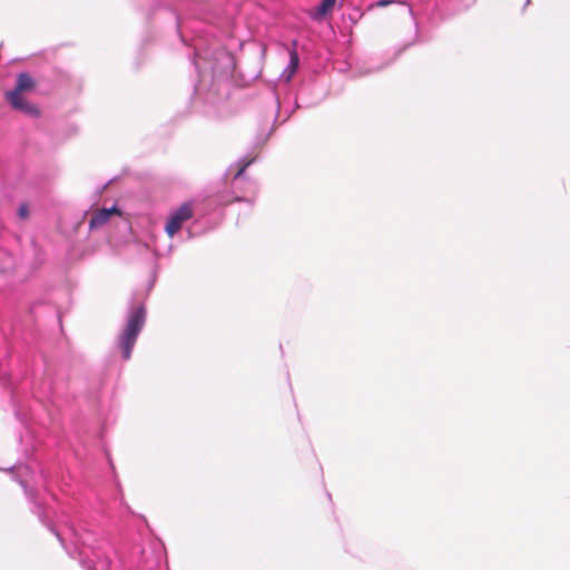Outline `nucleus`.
Wrapping results in <instances>:
<instances>
[{
    "label": "nucleus",
    "mask_w": 570,
    "mask_h": 570,
    "mask_svg": "<svg viewBox=\"0 0 570 570\" xmlns=\"http://www.w3.org/2000/svg\"><path fill=\"white\" fill-rule=\"evenodd\" d=\"M289 68H291V72L294 73L298 67V55L295 50H292L289 52Z\"/></svg>",
    "instance_id": "nucleus-7"
},
{
    "label": "nucleus",
    "mask_w": 570,
    "mask_h": 570,
    "mask_svg": "<svg viewBox=\"0 0 570 570\" xmlns=\"http://www.w3.org/2000/svg\"><path fill=\"white\" fill-rule=\"evenodd\" d=\"M193 217V207L189 203H184L174 210L166 224L165 230L169 237H173L183 226L185 222Z\"/></svg>",
    "instance_id": "nucleus-2"
},
{
    "label": "nucleus",
    "mask_w": 570,
    "mask_h": 570,
    "mask_svg": "<svg viewBox=\"0 0 570 570\" xmlns=\"http://www.w3.org/2000/svg\"><path fill=\"white\" fill-rule=\"evenodd\" d=\"M18 216L21 219H27L29 217V208L26 204H21L18 209Z\"/></svg>",
    "instance_id": "nucleus-8"
},
{
    "label": "nucleus",
    "mask_w": 570,
    "mask_h": 570,
    "mask_svg": "<svg viewBox=\"0 0 570 570\" xmlns=\"http://www.w3.org/2000/svg\"><path fill=\"white\" fill-rule=\"evenodd\" d=\"M392 2L393 1H391V0H380V1L376 2V6L377 7H385V6L391 4Z\"/></svg>",
    "instance_id": "nucleus-10"
},
{
    "label": "nucleus",
    "mask_w": 570,
    "mask_h": 570,
    "mask_svg": "<svg viewBox=\"0 0 570 570\" xmlns=\"http://www.w3.org/2000/svg\"><path fill=\"white\" fill-rule=\"evenodd\" d=\"M121 216L122 212L119 207L112 206L109 209L106 208H98L92 210L90 219H89V228L90 229H97L106 225L111 216Z\"/></svg>",
    "instance_id": "nucleus-4"
},
{
    "label": "nucleus",
    "mask_w": 570,
    "mask_h": 570,
    "mask_svg": "<svg viewBox=\"0 0 570 570\" xmlns=\"http://www.w3.org/2000/svg\"><path fill=\"white\" fill-rule=\"evenodd\" d=\"M250 163H252L250 160L245 161V163H244V164H243V165L237 169V171L235 173V175H234V177H233V178H234V179H237V178L242 177V176H243V174H244V171H245V169L250 165Z\"/></svg>",
    "instance_id": "nucleus-9"
},
{
    "label": "nucleus",
    "mask_w": 570,
    "mask_h": 570,
    "mask_svg": "<svg viewBox=\"0 0 570 570\" xmlns=\"http://www.w3.org/2000/svg\"><path fill=\"white\" fill-rule=\"evenodd\" d=\"M146 322V309L144 306L136 307L128 316L124 332L119 336L118 344L124 360H129L138 334Z\"/></svg>",
    "instance_id": "nucleus-1"
},
{
    "label": "nucleus",
    "mask_w": 570,
    "mask_h": 570,
    "mask_svg": "<svg viewBox=\"0 0 570 570\" xmlns=\"http://www.w3.org/2000/svg\"><path fill=\"white\" fill-rule=\"evenodd\" d=\"M335 2H336V0H322L320 6L316 8L314 18L322 19L323 17H325L327 13H330L333 10Z\"/></svg>",
    "instance_id": "nucleus-6"
},
{
    "label": "nucleus",
    "mask_w": 570,
    "mask_h": 570,
    "mask_svg": "<svg viewBox=\"0 0 570 570\" xmlns=\"http://www.w3.org/2000/svg\"><path fill=\"white\" fill-rule=\"evenodd\" d=\"M37 82L28 72L17 75L16 85L11 91L18 94H28L36 89Z\"/></svg>",
    "instance_id": "nucleus-5"
},
{
    "label": "nucleus",
    "mask_w": 570,
    "mask_h": 570,
    "mask_svg": "<svg viewBox=\"0 0 570 570\" xmlns=\"http://www.w3.org/2000/svg\"><path fill=\"white\" fill-rule=\"evenodd\" d=\"M24 95L26 94H16L13 91H7L4 94V97L12 109L21 111L33 118L40 117L41 111L39 107L29 102L26 99Z\"/></svg>",
    "instance_id": "nucleus-3"
}]
</instances>
